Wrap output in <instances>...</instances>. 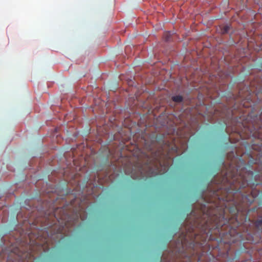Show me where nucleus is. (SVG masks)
<instances>
[{
  "label": "nucleus",
  "mask_w": 262,
  "mask_h": 262,
  "mask_svg": "<svg viewBox=\"0 0 262 262\" xmlns=\"http://www.w3.org/2000/svg\"><path fill=\"white\" fill-rule=\"evenodd\" d=\"M231 233H232V231L230 230L228 232H227L225 234L224 236L225 238L226 237L228 238L230 237V239H228V241H226L225 242L226 243V244L231 245L232 243H234L236 242V241H237L236 238L234 236H232L231 235Z\"/></svg>",
  "instance_id": "20e7f679"
},
{
  "label": "nucleus",
  "mask_w": 262,
  "mask_h": 262,
  "mask_svg": "<svg viewBox=\"0 0 262 262\" xmlns=\"http://www.w3.org/2000/svg\"><path fill=\"white\" fill-rule=\"evenodd\" d=\"M237 160V159L235 158L232 160L231 163L229 164V167L226 169L225 173H227L228 171H231L232 169L238 168L239 167L240 169L243 167H245L246 168V164L243 160L241 161V160H239V161L241 162V165L236 163Z\"/></svg>",
  "instance_id": "7ed1b4c3"
},
{
  "label": "nucleus",
  "mask_w": 262,
  "mask_h": 262,
  "mask_svg": "<svg viewBox=\"0 0 262 262\" xmlns=\"http://www.w3.org/2000/svg\"><path fill=\"white\" fill-rule=\"evenodd\" d=\"M229 29H230L229 26H224L222 30V33L225 34V33H228Z\"/></svg>",
  "instance_id": "6e6552de"
},
{
  "label": "nucleus",
  "mask_w": 262,
  "mask_h": 262,
  "mask_svg": "<svg viewBox=\"0 0 262 262\" xmlns=\"http://www.w3.org/2000/svg\"><path fill=\"white\" fill-rule=\"evenodd\" d=\"M78 215L80 216V218H81V220L82 221H83L84 220V219L81 216V214H80V213H78Z\"/></svg>",
  "instance_id": "1a4fd4ad"
},
{
  "label": "nucleus",
  "mask_w": 262,
  "mask_h": 262,
  "mask_svg": "<svg viewBox=\"0 0 262 262\" xmlns=\"http://www.w3.org/2000/svg\"><path fill=\"white\" fill-rule=\"evenodd\" d=\"M253 177V171L247 170L245 167L232 169L224 174L220 182L221 186L213 191L212 197L209 198L207 202L214 205L216 204L223 206L224 208L226 206V209L236 217L239 211L240 204L235 200V198L241 195L242 200L245 199L246 196L242 194L241 189L251 184ZM235 219L238 224L236 218Z\"/></svg>",
  "instance_id": "f03ea898"
},
{
  "label": "nucleus",
  "mask_w": 262,
  "mask_h": 262,
  "mask_svg": "<svg viewBox=\"0 0 262 262\" xmlns=\"http://www.w3.org/2000/svg\"><path fill=\"white\" fill-rule=\"evenodd\" d=\"M254 225L258 230H262V216L259 217L255 221Z\"/></svg>",
  "instance_id": "39448f33"
},
{
  "label": "nucleus",
  "mask_w": 262,
  "mask_h": 262,
  "mask_svg": "<svg viewBox=\"0 0 262 262\" xmlns=\"http://www.w3.org/2000/svg\"><path fill=\"white\" fill-rule=\"evenodd\" d=\"M171 33L170 32H165L164 34L163 38L166 41H168L170 39Z\"/></svg>",
  "instance_id": "0eeeda50"
},
{
  "label": "nucleus",
  "mask_w": 262,
  "mask_h": 262,
  "mask_svg": "<svg viewBox=\"0 0 262 262\" xmlns=\"http://www.w3.org/2000/svg\"><path fill=\"white\" fill-rule=\"evenodd\" d=\"M187 260L189 261V262H191V260H190V257H188L187 258Z\"/></svg>",
  "instance_id": "9d476101"
},
{
  "label": "nucleus",
  "mask_w": 262,
  "mask_h": 262,
  "mask_svg": "<svg viewBox=\"0 0 262 262\" xmlns=\"http://www.w3.org/2000/svg\"><path fill=\"white\" fill-rule=\"evenodd\" d=\"M171 99L175 102H182L183 100V97L181 95H177L172 97Z\"/></svg>",
  "instance_id": "423d86ee"
},
{
  "label": "nucleus",
  "mask_w": 262,
  "mask_h": 262,
  "mask_svg": "<svg viewBox=\"0 0 262 262\" xmlns=\"http://www.w3.org/2000/svg\"><path fill=\"white\" fill-rule=\"evenodd\" d=\"M223 206H220L216 204L215 205L210 204L207 207L204 206L201 208V215L196 217L195 220L192 224L191 226L187 229L186 233H182V237L179 239L180 246L183 248L189 239L191 244L194 247L195 244L200 243V239L202 242H205L206 238L209 237L211 238L213 234L219 235L221 237V242L226 243L227 240L223 239V228L227 224L230 225L232 220L234 221V225L231 226V228H233V231L235 232V228H237L240 223L237 221L238 224L236 223V217L233 215L230 219L225 218V214L226 209ZM237 220V215H236ZM236 233L237 232L236 231Z\"/></svg>",
  "instance_id": "f257e3e1"
}]
</instances>
